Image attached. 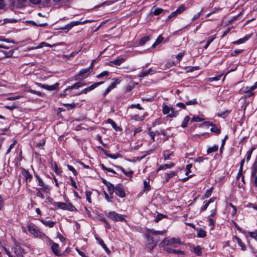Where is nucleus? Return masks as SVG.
Masks as SVG:
<instances>
[{"label": "nucleus", "mask_w": 257, "mask_h": 257, "mask_svg": "<svg viewBox=\"0 0 257 257\" xmlns=\"http://www.w3.org/2000/svg\"><path fill=\"white\" fill-rule=\"evenodd\" d=\"M107 187H108L110 194H112L114 191L119 197L123 198L125 196V193L121 185L117 184L115 186H114L112 184L108 183Z\"/></svg>", "instance_id": "nucleus-1"}, {"label": "nucleus", "mask_w": 257, "mask_h": 257, "mask_svg": "<svg viewBox=\"0 0 257 257\" xmlns=\"http://www.w3.org/2000/svg\"><path fill=\"white\" fill-rule=\"evenodd\" d=\"M28 229L29 232L36 237H38L42 239L47 238L48 236H46L44 233L40 231L36 227L33 225H28Z\"/></svg>", "instance_id": "nucleus-2"}, {"label": "nucleus", "mask_w": 257, "mask_h": 257, "mask_svg": "<svg viewBox=\"0 0 257 257\" xmlns=\"http://www.w3.org/2000/svg\"><path fill=\"white\" fill-rule=\"evenodd\" d=\"M106 215L110 219L115 221H125V216L118 214L115 211H110L106 214Z\"/></svg>", "instance_id": "nucleus-3"}, {"label": "nucleus", "mask_w": 257, "mask_h": 257, "mask_svg": "<svg viewBox=\"0 0 257 257\" xmlns=\"http://www.w3.org/2000/svg\"><path fill=\"white\" fill-rule=\"evenodd\" d=\"M180 239L177 238H171L170 239L165 238L164 240L160 243V246L161 247H164L165 246L168 245H174L175 244H181Z\"/></svg>", "instance_id": "nucleus-4"}, {"label": "nucleus", "mask_w": 257, "mask_h": 257, "mask_svg": "<svg viewBox=\"0 0 257 257\" xmlns=\"http://www.w3.org/2000/svg\"><path fill=\"white\" fill-rule=\"evenodd\" d=\"M163 113L167 114L168 117H175L177 115V111L175 110L173 107H169L167 105H164L163 107Z\"/></svg>", "instance_id": "nucleus-5"}, {"label": "nucleus", "mask_w": 257, "mask_h": 257, "mask_svg": "<svg viewBox=\"0 0 257 257\" xmlns=\"http://www.w3.org/2000/svg\"><path fill=\"white\" fill-rule=\"evenodd\" d=\"M53 204L54 206L63 210H67L73 211L75 209V207L70 203L56 202L53 203Z\"/></svg>", "instance_id": "nucleus-6"}, {"label": "nucleus", "mask_w": 257, "mask_h": 257, "mask_svg": "<svg viewBox=\"0 0 257 257\" xmlns=\"http://www.w3.org/2000/svg\"><path fill=\"white\" fill-rule=\"evenodd\" d=\"M46 239L48 240L49 245L51 246V248L53 252L57 256L60 255V249L59 245L57 243L54 242L48 237Z\"/></svg>", "instance_id": "nucleus-7"}, {"label": "nucleus", "mask_w": 257, "mask_h": 257, "mask_svg": "<svg viewBox=\"0 0 257 257\" xmlns=\"http://www.w3.org/2000/svg\"><path fill=\"white\" fill-rule=\"evenodd\" d=\"M91 71L88 68L81 69L79 73L75 76L76 80L83 79L87 77Z\"/></svg>", "instance_id": "nucleus-8"}, {"label": "nucleus", "mask_w": 257, "mask_h": 257, "mask_svg": "<svg viewBox=\"0 0 257 257\" xmlns=\"http://www.w3.org/2000/svg\"><path fill=\"white\" fill-rule=\"evenodd\" d=\"M157 242L158 239H154L153 236L148 234L147 246L149 249L150 250L153 249L156 246Z\"/></svg>", "instance_id": "nucleus-9"}, {"label": "nucleus", "mask_w": 257, "mask_h": 257, "mask_svg": "<svg viewBox=\"0 0 257 257\" xmlns=\"http://www.w3.org/2000/svg\"><path fill=\"white\" fill-rule=\"evenodd\" d=\"M21 175L23 177L27 185L30 182L33 177L32 175L29 173V172L24 169L22 170Z\"/></svg>", "instance_id": "nucleus-10"}, {"label": "nucleus", "mask_w": 257, "mask_h": 257, "mask_svg": "<svg viewBox=\"0 0 257 257\" xmlns=\"http://www.w3.org/2000/svg\"><path fill=\"white\" fill-rule=\"evenodd\" d=\"M36 177L38 181L39 185L41 187L40 189L43 192H48L49 189L48 185L45 184L38 176L36 175Z\"/></svg>", "instance_id": "nucleus-11"}, {"label": "nucleus", "mask_w": 257, "mask_h": 257, "mask_svg": "<svg viewBox=\"0 0 257 257\" xmlns=\"http://www.w3.org/2000/svg\"><path fill=\"white\" fill-rule=\"evenodd\" d=\"M161 134H163L164 135H165V133L164 132L161 131V132H159V131H155V132H153L151 130V129L149 130V133H148V135H149V136L151 137L152 140L154 142L155 141V137H156L157 136H159Z\"/></svg>", "instance_id": "nucleus-12"}, {"label": "nucleus", "mask_w": 257, "mask_h": 257, "mask_svg": "<svg viewBox=\"0 0 257 257\" xmlns=\"http://www.w3.org/2000/svg\"><path fill=\"white\" fill-rule=\"evenodd\" d=\"M226 209L229 212L232 216H233L236 213V207L231 203L226 204Z\"/></svg>", "instance_id": "nucleus-13"}, {"label": "nucleus", "mask_w": 257, "mask_h": 257, "mask_svg": "<svg viewBox=\"0 0 257 257\" xmlns=\"http://www.w3.org/2000/svg\"><path fill=\"white\" fill-rule=\"evenodd\" d=\"M12 249L14 253L16 254L15 257H18L22 255L23 251L21 247L18 244L15 243Z\"/></svg>", "instance_id": "nucleus-14"}, {"label": "nucleus", "mask_w": 257, "mask_h": 257, "mask_svg": "<svg viewBox=\"0 0 257 257\" xmlns=\"http://www.w3.org/2000/svg\"><path fill=\"white\" fill-rule=\"evenodd\" d=\"M85 85H86V84L83 82H78L70 86H68L66 88V90H68L69 89H74V88H78L80 87L85 86Z\"/></svg>", "instance_id": "nucleus-15"}, {"label": "nucleus", "mask_w": 257, "mask_h": 257, "mask_svg": "<svg viewBox=\"0 0 257 257\" xmlns=\"http://www.w3.org/2000/svg\"><path fill=\"white\" fill-rule=\"evenodd\" d=\"M210 203H212V204L211 205L212 208H214L215 207L216 204L214 203V199L211 198L209 199V201L206 202L205 204L203 206V207L201 208V210H205Z\"/></svg>", "instance_id": "nucleus-16"}, {"label": "nucleus", "mask_w": 257, "mask_h": 257, "mask_svg": "<svg viewBox=\"0 0 257 257\" xmlns=\"http://www.w3.org/2000/svg\"><path fill=\"white\" fill-rule=\"evenodd\" d=\"M124 61V58H123L122 57H117L116 59L110 61V63L112 64L115 65H119Z\"/></svg>", "instance_id": "nucleus-17"}, {"label": "nucleus", "mask_w": 257, "mask_h": 257, "mask_svg": "<svg viewBox=\"0 0 257 257\" xmlns=\"http://www.w3.org/2000/svg\"><path fill=\"white\" fill-rule=\"evenodd\" d=\"M86 22H83L82 23H81L79 21H75V22H73L72 23H71L70 24L67 25L66 26V28H62V29L64 30V29H68V30L71 29L73 27H74V26H77L79 24H84Z\"/></svg>", "instance_id": "nucleus-18"}, {"label": "nucleus", "mask_w": 257, "mask_h": 257, "mask_svg": "<svg viewBox=\"0 0 257 257\" xmlns=\"http://www.w3.org/2000/svg\"><path fill=\"white\" fill-rule=\"evenodd\" d=\"M40 220L43 224L50 228L53 227L55 224L54 221H46L43 219H40Z\"/></svg>", "instance_id": "nucleus-19"}, {"label": "nucleus", "mask_w": 257, "mask_h": 257, "mask_svg": "<svg viewBox=\"0 0 257 257\" xmlns=\"http://www.w3.org/2000/svg\"><path fill=\"white\" fill-rule=\"evenodd\" d=\"M166 232V230L163 231H154V230H150L148 232V234H151L152 236L157 235L158 234H164Z\"/></svg>", "instance_id": "nucleus-20"}, {"label": "nucleus", "mask_w": 257, "mask_h": 257, "mask_svg": "<svg viewBox=\"0 0 257 257\" xmlns=\"http://www.w3.org/2000/svg\"><path fill=\"white\" fill-rule=\"evenodd\" d=\"M257 173V157L252 167V171L251 173V176H253L255 175Z\"/></svg>", "instance_id": "nucleus-21"}, {"label": "nucleus", "mask_w": 257, "mask_h": 257, "mask_svg": "<svg viewBox=\"0 0 257 257\" xmlns=\"http://www.w3.org/2000/svg\"><path fill=\"white\" fill-rule=\"evenodd\" d=\"M144 191H148L150 189V180L147 179L144 181Z\"/></svg>", "instance_id": "nucleus-22"}, {"label": "nucleus", "mask_w": 257, "mask_h": 257, "mask_svg": "<svg viewBox=\"0 0 257 257\" xmlns=\"http://www.w3.org/2000/svg\"><path fill=\"white\" fill-rule=\"evenodd\" d=\"M190 120V117L188 116H186L181 124V126L183 128L186 127L187 126L188 123Z\"/></svg>", "instance_id": "nucleus-23"}, {"label": "nucleus", "mask_w": 257, "mask_h": 257, "mask_svg": "<svg viewBox=\"0 0 257 257\" xmlns=\"http://www.w3.org/2000/svg\"><path fill=\"white\" fill-rule=\"evenodd\" d=\"M174 166V164L172 163L170 164H164L161 166L159 168L158 170H166L168 168H171Z\"/></svg>", "instance_id": "nucleus-24"}, {"label": "nucleus", "mask_w": 257, "mask_h": 257, "mask_svg": "<svg viewBox=\"0 0 257 257\" xmlns=\"http://www.w3.org/2000/svg\"><path fill=\"white\" fill-rule=\"evenodd\" d=\"M235 239L237 241V242L238 243V244L240 246L241 249L242 250H244L245 249V245L242 243L241 240L237 237H235Z\"/></svg>", "instance_id": "nucleus-25"}, {"label": "nucleus", "mask_w": 257, "mask_h": 257, "mask_svg": "<svg viewBox=\"0 0 257 257\" xmlns=\"http://www.w3.org/2000/svg\"><path fill=\"white\" fill-rule=\"evenodd\" d=\"M215 37L214 36H211L208 38L207 43L206 45L204 46V49H207L210 43L215 39Z\"/></svg>", "instance_id": "nucleus-26"}, {"label": "nucleus", "mask_w": 257, "mask_h": 257, "mask_svg": "<svg viewBox=\"0 0 257 257\" xmlns=\"http://www.w3.org/2000/svg\"><path fill=\"white\" fill-rule=\"evenodd\" d=\"M103 82H96L90 85V86L88 87L89 91H91L93 90L94 88L100 85V84H102Z\"/></svg>", "instance_id": "nucleus-27"}, {"label": "nucleus", "mask_w": 257, "mask_h": 257, "mask_svg": "<svg viewBox=\"0 0 257 257\" xmlns=\"http://www.w3.org/2000/svg\"><path fill=\"white\" fill-rule=\"evenodd\" d=\"M152 71V69L151 68H150L149 69L146 70L145 71L142 72L139 75L140 77H144L148 75H149L150 72H151Z\"/></svg>", "instance_id": "nucleus-28"}, {"label": "nucleus", "mask_w": 257, "mask_h": 257, "mask_svg": "<svg viewBox=\"0 0 257 257\" xmlns=\"http://www.w3.org/2000/svg\"><path fill=\"white\" fill-rule=\"evenodd\" d=\"M163 40V37L161 36H159L155 42L153 44L152 47L155 48L156 46L160 44Z\"/></svg>", "instance_id": "nucleus-29"}, {"label": "nucleus", "mask_w": 257, "mask_h": 257, "mask_svg": "<svg viewBox=\"0 0 257 257\" xmlns=\"http://www.w3.org/2000/svg\"><path fill=\"white\" fill-rule=\"evenodd\" d=\"M46 46L49 47H52L53 46V45H51L48 44L47 43H45V42H42L35 48L39 49V48H43V47H46Z\"/></svg>", "instance_id": "nucleus-30"}, {"label": "nucleus", "mask_w": 257, "mask_h": 257, "mask_svg": "<svg viewBox=\"0 0 257 257\" xmlns=\"http://www.w3.org/2000/svg\"><path fill=\"white\" fill-rule=\"evenodd\" d=\"M206 235V232L203 229H199L197 231V236L199 237H204Z\"/></svg>", "instance_id": "nucleus-31"}, {"label": "nucleus", "mask_w": 257, "mask_h": 257, "mask_svg": "<svg viewBox=\"0 0 257 257\" xmlns=\"http://www.w3.org/2000/svg\"><path fill=\"white\" fill-rule=\"evenodd\" d=\"M218 147L216 145H214L212 147H209L207 149V153L210 154L217 151Z\"/></svg>", "instance_id": "nucleus-32"}, {"label": "nucleus", "mask_w": 257, "mask_h": 257, "mask_svg": "<svg viewBox=\"0 0 257 257\" xmlns=\"http://www.w3.org/2000/svg\"><path fill=\"white\" fill-rule=\"evenodd\" d=\"M192 164L187 165L186 166L185 174H186V175H187V176H188L189 177H191V175H190L189 174L191 172V168H192Z\"/></svg>", "instance_id": "nucleus-33"}, {"label": "nucleus", "mask_w": 257, "mask_h": 257, "mask_svg": "<svg viewBox=\"0 0 257 257\" xmlns=\"http://www.w3.org/2000/svg\"><path fill=\"white\" fill-rule=\"evenodd\" d=\"M120 82V80L116 79L114 82H113L109 86V88L112 90L113 89L117 84H118Z\"/></svg>", "instance_id": "nucleus-34"}, {"label": "nucleus", "mask_w": 257, "mask_h": 257, "mask_svg": "<svg viewBox=\"0 0 257 257\" xmlns=\"http://www.w3.org/2000/svg\"><path fill=\"white\" fill-rule=\"evenodd\" d=\"M166 250L167 252H168L169 253H183L182 251H181L180 250H175V249L170 248H167Z\"/></svg>", "instance_id": "nucleus-35"}, {"label": "nucleus", "mask_w": 257, "mask_h": 257, "mask_svg": "<svg viewBox=\"0 0 257 257\" xmlns=\"http://www.w3.org/2000/svg\"><path fill=\"white\" fill-rule=\"evenodd\" d=\"M222 74H220V75H219L218 76H217L208 78L207 79V81H208L209 82H212V81H213L218 80L220 79V78L222 76Z\"/></svg>", "instance_id": "nucleus-36"}, {"label": "nucleus", "mask_w": 257, "mask_h": 257, "mask_svg": "<svg viewBox=\"0 0 257 257\" xmlns=\"http://www.w3.org/2000/svg\"><path fill=\"white\" fill-rule=\"evenodd\" d=\"M244 162V159L242 160L240 162V168H239V171H238V173L237 174V178L239 177V175H241V174L242 173V169H243L242 167H243Z\"/></svg>", "instance_id": "nucleus-37"}, {"label": "nucleus", "mask_w": 257, "mask_h": 257, "mask_svg": "<svg viewBox=\"0 0 257 257\" xmlns=\"http://www.w3.org/2000/svg\"><path fill=\"white\" fill-rule=\"evenodd\" d=\"M212 190H213V187H211L209 189H207L204 193V197L205 198L209 197L211 194Z\"/></svg>", "instance_id": "nucleus-38"}, {"label": "nucleus", "mask_w": 257, "mask_h": 257, "mask_svg": "<svg viewBox=\"0 0 257 257\" xmlns=\"http://www.w3.org/2000/svg\"><path fill=\"white\" fill-rule=\"evenodd\" d=\"M175 173L174 171H171L169 173L166 174V180L167 181H168V180L175 176Z\"/></svg>", "instance_id": "nucleus-39"}, {"label": "nucleus", "mask_w": 257, "mask_h": 257, "mask_svg": "<svg viewBox=\"0 0 257 257\" xmlns=\"http://www.w3.org/2000/svg\"><path fill=\"white\" fill-rule=\"evenodd\" d=\"M185 8L184 6L182 5L179 6V7L176 10V11L178 15H179L182 13L184 11H185Z\"/></svg>", "instance_id": "nucleus-40"}, {"label": "nucleus", "mask_w": 257, "mask_h": 257, "mask_svg": "<svg viewBox=\"0 0 257 257\" xmlns=\"http://www.w3.org/2000/svg\"><path fill=\"white\" fill-rule=\"evenodd\" d=\"M149 40V37H146L144 38H143L142 39L140 40L139 42V44L140 45H144Z\"/></svg>", "instance_id": "nucleus-41"}, {"label": "nucleus", "mask_w": 257, "mask_h": 257, "mask_svg": "<svg viewBox=\"0 0 257 257\" xmlns=\"http://www.w3.org/2000/svg\"><path fill=\"white\" fill-rule=\"evenodd\" d=\"M38 86L45 89L48 90H50V85H46V84H43L39 83H36Z\"/></svg>", "instance_id": "nucleus-42"}, {"label": "nucleus", "mask_w": 257, "mask_h": 257, "mask_svg": "<svg viewBox=\"0 0 257 257\" xmlns=\"http://www.w3.org/2000/svg\"><path fill=\"white\" fill-rule=\"evenodd\" d=\"M105 154L108 157L113 159H116L119 157V154H111L108 153H105Z\"/></svg>", "instance_id": "nucleus-43"}, {"label": "nucleus", "mask_w": 257, "mask_h": 257, "mask_svg": "<svg viewBox=\"0 0 257 257\" xmlns=\"http://www.w3.org/2000/svg\"><path fill=\"white\" fill-rule=\"evenodd\" d=\"M184 54V51L181 52L180 53L177 54V55L176 56V58L179 62L181 61Z\"/></svg>", "instance_id": "nucleus-44"}, {"label": "nucleus", "mask_w": 257, "mask_h": 257, "mask_svg": "<svg viewBox=\"0 0 257 257\" xmlns=\"http://www.w3.org/2000/svg\"><path fill=\"white\" fill-rule=\"evenodd\" d=\"M204 120V119L198 116H194L192 118V121L200 122Z\"/></svg>", "instance_id": "nucleus-45"}, {"label": "nucleus", "mask_w": 257, "mask_h": 257, "mask_svg": "<svg viewBox=\"0 0 257 257\" xmlns=\"http://www.w3.org/2000/svg\"><path fill=\"white\" fill-rule=\"evenodd\" d=\"M122 172L126 176L130 177H132V176L133 174V172L132 171H125L123 169H121Z\"/></svg>", "instance_id": "nucleus-46"}, {"label": "nucleus", "mask_w": 257, "mask_h": 257, "mask_svg": "<svg viewBox=\"0 0 257 257\" xmlns=\"http://www.w3.org/2000/svg\"><path fill=\"white\" fill-rule=\"evenodd\" d=\"M108 122L109 123L115 130H117L118 127L116 126V123L112 119H108Z\"/></svg>", "instance_id": "nucleus-47"}, {"label": "nucleus", "mask_w": 257, "mask_h": 257, "mask_svg": "<svg viewBox=\"0 0 257 257\" xmlns=\"http://www.w3.org/2000/svg\"><path fill=\"white\" fill-rule=\"evenodd\" d=\"M248 39V38L247 37H245L243 38L240 39L238 40H237L236 42H235L234 43L235 44H242L244 43Z\"/></svg>", "instance_id": "nucleus-48"}, {"label": "nucleus", "mask_w": 257, "mask_h": 257, "mask_svg": "<svg viewBox=\"0 0 257 257\" xmlns=\"http://www.w3.org/2000/svg\"><path fill=\"white\" fill-rule=\"evenodd\" d=\"M67 167H68V169L70 171H71L74 175H76L77 174V171H76V170L74 169V168L73 166L68 165Z\"/></svg>", "instance_id": "nucleus-49"}, {"label": "nucleus", "mask_w": 257, "mask_h": 257, "mask_svg": "<svg viewBox=\"0 0 257 257\" xmlns=\"http://www.w3.org/2000/svg\"><path fill=\"white\" fill-rule=\"evenodd\" d=\"M109 74V72L107 71H104L97 76V78H100L103 76H107Z\"/></svg>", "instance_id": "nucleus-50"}, {"label": "nucleus", "mask_w": 257, "mask_h": 257, "mask_svg": "<svg viewBox=\"0 0 257 257\" xmlns=\"http://www.w3.org/2000/svg\"><path fill=\"white\" fill-rule=\"evenodd\" d=\"M208 225L210 226V230H212L214 228V220L213 219L210 218L208 219Z\"/></svg>", "instance_id": "nucleus-51"}, {"label": "nucleus", "mask_w": 257, "mask_h": 257, "mask_svg": "<svg viewBox=\"0 0 257 257\" xmlns=\"http://www.w3.org/2000/svg\"><path fill=\"white\" fill-rule=\"evenodd\" d=\"M85 195L86 197L87 200L89 202L91 203V192L90 191H86L85 192Z\"/></svg>", "instance_id": "nucleus-52"}, {"label": "nucleus", "mask_w": 257, "mask_h": 257, "mask_svg": "<svg viewBox=\"0 0 257 257\" xmlns=\"http://www.w3.org/2000/svg\"><path fill=\"white\" fill-rule=\"evenodd\" d=\"M54 170L55 172L58 175L61 174V173L62 172V171L58 168V167L56 164H54Z\"/></svg>", "instance_id": "nucleus-53"}, {"label": "nucleus", "mask_w": 257, "mask_h": 257, "mask_svg": "<svg viewBox=\"0 0 257 257\" xmlns=\"http://www.w3.org/2000/svg\"><path fill=\"white\" fill-rule=\"evenodd\" d=\"M163 12V10L161 8H157L153 12V14L156 15H159Z\"/></svg>", "instance_id": "nucleus-54"}, {"label": "nucleus", "mask_w": 257, "mask_h": 257, "mask_svg": "<svg viewBox=\"0 0 257 257\" xmlns=\"http://www.w3.org/2000/svg\"><path fill=\"white\" fill-rule=\"evenodd\" d=\"M128 107L131 108H137L140 110L143 109V108L140 106V104L139 103L137 104H132Z\"/></svg>", "instance_id": "nucleus-55"}, {"label": "nucleus", "mask_w": 257, "mask_h": 257, "mask_svg": "<svg viewBox=\"0 0 257 257\" xmlns=\"http://www.w3.org/2000/svg\"><path fill=\"white\" fill-rule=\"evenodd\" d=\"M252 150H253V148H251L250 150H249V151H248L247 152V153H246V160L247 161H249L250 158V157H251V154H252Z\"/></svg>", "instance_id": "nucleus-56"}, {"label": "nucleus", "mask_w": 257, "mask_h": 257, "mask_svg": "<svg viewBox=\"0 0 257 257\" xmlns=\"http://www.w3.org/2000/svg\"><path fill=\"white\" fill-rule=\"evenodd\" d=\"M194 252L198 255H200L201 253V249L199 246H197L195 247L194 248Z\"/></svg>", "instance_id": "nucleus-57"}, {"label": "nucleus", "mask_w": 257, "mask_h": 257, "mask_svg": "<svg viewBox=\"0 0 257 257\" xmlns=\"http://www.w3.org/2000/svg\"><path fill=\"white\" fill-rule=\"evenodd\" d=\"M59 84L58 83H56L53 85H50V90H55L58 87Z\"/></svg>", "instance_id": "nucleus-58"}, {"label": "nucleus", "mask_w": 257, "mask_h": 257, "mask_svg": "<svg viewBox=\"0 0 257 257\" xmlns=\"http://www.w3.org/2000/svg\"><path fill=\"white\" fill-rule=\"evenodd\" d=\"M196 103H197V101L195 99H193L190 101H187L186 103V105H194V104H196Z\"/></svg>", "instance_id": "nucleus-59"}, {"label": "nucleus", "mask_w": 257, "mask_h": 257, "mask_svg": "<svg viewBox=\"0 0 257 257\" xmlns=\"http://www.w3.org/2000/svg\"><path fill=\"white\" fill-rule=\"evenodd\" d=\"M210 131L212 132H214L216 134H218L220 132V131L219 130L216 126H213L211 129H210Z\"/></svg>", "instance_id": "nucleus-60"}, {"label": "nucleus", "mask_w": 257, "mask_h": 257, "mask_svg": "<svg viewBox=\"0 0 257 257\" xmlns=\"http://www.w3.org/2000/svg\"><path fill=\"white\" fill-rule=\"evenodd\" d=\"M28 92L31 93H33V94H35L38 96H41V93L39 91H36V90H33V89H29L28 90Z\"/></svg>", "instance_id": "nucleus-61"}, {"label": "nucleus", "mask_w": 257, "mask_h": 257, "mask_svg": "<svg viewBox=\"0 0 257 257\" xmlns=\"http://www.w3.org/2000/svg\"><path fill=\"white\" fill-rule=\"evenodd\" d=\"M242 50H236L235 51H233L231 53V55L233 56H236L238 54H239V53H240L242 52Z\"/></svg>", "instance_id": "nucleus-62"}, {"label": "nucleus", "mask_w": 257, "mask_h": 257, "mask_svg": "<svg viewBox=\"0 0 257 257\" xmlns=\"http://www.w3.org/2000/svg\"><path fill=\"white\" fill-rule=\"evenodd\" d=\"M249 234L251 237L257 240V232H250Z\"/></svg>", "instance_id": "nucleus-63"}, {"label": "nucleus", "mask_w": 257, "mask_h": 257, "mask_svg": "<svg viewBox=\"0 0 257 257\" xmlns=\"http://www.w3.org/2000/svg\"><path fill=\"white\" fill-rule=\"evenodd\" d=\"M133 119L137 121H141L144 119V117L138 115H135L133 116Z\"/></svg>", "instance_id": "nucleus-64"}]
</instances>
